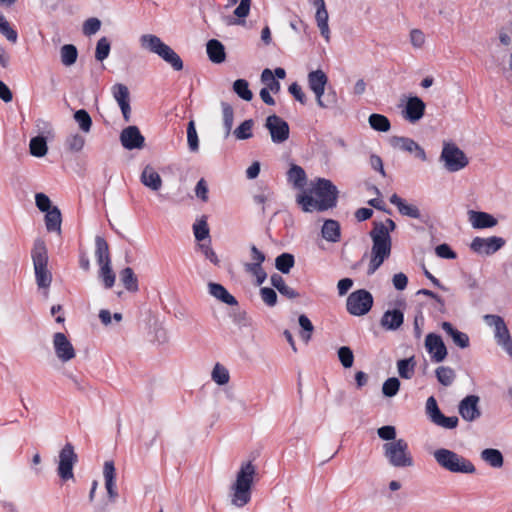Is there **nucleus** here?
Returning <instances> with one entry per match:
<instances>
[{
  "label": "nucleus",
  "instance_id": "f257e3e1",
  "mask_svg": "<svg viewBox=\"0 0 512 512\" xmlns=\"http://www.w3.org/2000/svg\"><path fill=\"white\" fill-rule=\"evenodd\" d=\"M396 224L392 219L384 222H374L369 235L372 240L370 259L367 269L368 275H373L391 255L392 239L390 233L394 231Z\"/></svg>",
  "mask_w": 512,
  "mask_h": 512
},
{
  "label": "nucleus",
  "instance_id": "f03ea898",
  "mask_svg": "<svg viewBox=\"0 0 512 512\" xmlns=\"http://www.w3.org/2000/svg\"><path fill=\"white\" fill-rule=\"evenodd\" d=\"M311 185V193L315 195V199L307 194L297 196V203L304 212L324 211L336 205L338 191L330 180L318 178Z\"/></svg>",
  "mask_w": 512,
  "mask_h": 512
},
{
  "label": "nucleus",
  "instance_id": "7ed1b4c3",
  "mask_svg": "<svg viewBox=\"0 0 512 512\" xmlns=\"http://www.w3.org/2000/svg\"><path fill=\"white\" fill-rule=\"evenodd\" d=\"M257 476V468L252 461H244L236 472L235 481L231 485V503L243 507L251 500L252 487Z\"/></svg>",
  "mask_w": 512,
  "mask_h": 512
},
{
  "label": "nucleus",
  "instance_id": "20e7f679",
  "mask_svg": "<svg viewBox=\"0 0 512 512\" xmlns=\"http://www.w3.org/2000/svg\"><path fill=\"white\" fill-rule=\"evenodd\" d=\"M139 43L142 49L156 54L174 70L180 71L183 69V61L180 56L169 45L165 44L160 37L154 34H143L139 38Z\"/></svg>",
  "mask_w": 512,
  "mask_h": 512
},
{
  "label": "nucleus",
  "instance_id": "39448f33",
  "mask_svg": "<svg viewBox=\"0 0 512 512\" xmlns=\"http://www.w3.org/2000/svg\"><path fill=\"white\" fill-rule=\"evenodd\" d=\"M436 463L444 470L457 474H474V464L462 455L447 448H439L433 452Z\"/></svg>",
  "mask_w": 512,
  "mask_h": 512
},
{
  "label": "nucleus",
  "instance_id": "423d86ee",
  "mask_svg": "<svg viewBox=\"0 0 512 512\" xmlns=\"http://www.w3.org/2000/svg\"><path fill=\"white\" fill-rule=\"evenodd\" d=\"M36 284L38 288L47 290L52 283V273L48 269V251L44 240L34 241L31 251Z\"/></svg>",
  "mask_w": 512,
  "mask_h": 512
},
{
  "label": "nucleus",
  "instance_id": "0eeeda50",
  "mask_svg": "<svg viewBox=\"0 0 512 512\" xmlns=\"http://www.w3.org/2000/svg\"><path fill=\"white\" fill-rule=\"evenodd\" d=\"M383 455L394 468H409L414 465L413 456L405 439L386 442L383 445Z\"/></svg>",
  "mask_w": 512,
  "mask_h": 512
},
{
  "label": "nucleus",
  "instance_id": "6e6552de",
  "mask_svg": "<svg viewBox=\"0 0 512 512\" xmlns=\"http://www.w3.org/2000/svg\"><path fill=\"white\" fill-rule=\"evenodd\" d=\"M308 86L314 93L317 105L322 109L330 108L337 103V95L331 90L325 96V87L328 83V77L324 71L318 69L311 71L307 77Z\"/></svg>",
  "mask_w": 512,
  "mask_h": 512
},
{
  "label": "nucleus",
  "instance_id": "1a4fd4ad",
  "mask_svg": "<svg viewBox=\"0 0 512 512\" xmlns=\"http://www.w3.org/2000/svg\"><path fill=\"white\" fill-rule=\"evenodd\" d=\"M440 161L449 172H458L469 164L466 154L454 143L445 142L440 154Z\"/></svg>",
  "mask_w": 512,
  "mask_h": 512
},
{
  "label": "nucleus",
  "instance_id": "9d476101",
  "mask_svg": "<svg viewBox=\"0 0 512 512\" xmlns=\"http://www.w3.org/2000/svg\"><path fill=\"white\" fill-rule=\"evenodd\" d=\"M373 305V297L370 292L364 289L352 292L346 302L347 311L354 316L367 314Z\"/></svg>",
  "mask_w": 512,
  "mask_h": 512
},
{
  "label": "nucleus",
  "instance_id": "9b49d317",
  "mask_svg": "<svg viewBox=\"0 0 512 512\" xmlns=\"http://www.w3.org/2000/svg\"><path fill=\"white\" fill-rule=\"evenodd\" d=\"M484 320L487 325L494 327V335L498 345L512 355V339L508 328L502 317L498 315H485Z\"/></svg>",
  "mask_w": 512,
  "mask_h": 512
},
{
  "label": "nucleus",
  "instance_id": "f8f14e48",
  "mask_svg": "<svg viewBox=\"0 0 512 512\" xmlns=\"http://www.w3.org/2000/svg\"><path fill=\"white\" fill-rule=\"evenodd\" d=\"M77 462V454L74 451V447L71 443L65 444L59 453V462L57 472L59 477L64 480L73 479V467Z\"/></svg>",
  "mask_w": 512,
  "mask_h": 512
},
{
  "label": "nucleus",
  "instance_id": "ddd939ff",
  "mask_svg": "<svg viewBox=\"0 0 512 512\" xmlns=\"http://www.w3.org/2000/svg\"><path fill=\"white\" fill-rule=\"evenodd\" d=\"M52 346L55 356L61 363L70 362L76 357V350L73 344L62 332H57L53 335Z\"/></svg>",
  "mask_w": 512,
  "mask_h": 512
},
{
  "label": "nucleus",
  "instance_id": "4468645a",
  "mask_svg": "<svg viewBox=\"0 0 512 512\" xmlns=\"http://www.w3.org/2000/svg\"><path fill=\"white\" fill-rule=\"evenodd\" d=\"M504 245L505 240L502 237H475L470 244V248L477 254L488 256L500 250Z\"/></svg>",
  "mask_w": 512,
  "mask_h": 512
},
{
  "label": "nucleus",
  "instance_id": "2eb2a0df",
  "mask_svg": "<svg viewBox=\"0 0 512 512\" xmlns=\"http://www.w3.org/2000/svg\"><path fill=\"white\" fill-rule=\"evenodd\" d=\"M265 127L268 129L273 143L280 144L289 138L288 123L277 115L268 116Z\"/></svg>",
  "mask_w": 512,
  "mask_h": 512
},
{
  "label": "nucleus",
  "instance_id": "dca6fc26",
  "mask_svg": "<svg viewBox=\"0 0 512 512\" xmlns=\"http://www.w3.org/2000/svg\"><path fill=\"white\" fill-rule=\"evenodd\" d=\"M392 148L414 154L421 161L427 160L425 150L413 139L403 136H392L389 139Z\"/></svg>",
  "mask_w": 512,
  "mask_h": 512
},
{
  "label": "nucleus",
  "instance_id": "f3484780",
  "mask_svg": "<svg viewBox=\"0 0 512 512\" xmlns=\"http://www.w3.org/2000/svg\"><path fill=\"white\" fill-rule=\"evenodd\" d=\"M480 398L477 395H468L463 398L458 406V411L463 420L473 422L480 418Z\"/></svg>",
  "mask_w": 512,
  "mask_h": 512
},
{
  "label": "nucleus",
  "instance_id": "a211bd4d",
  "mask_svg": "<svg viewBox=\"0 0 512 512\" xmlns=\"http://www.w3.org/2000/svg\"><path fill=\"white\" fill-rule=\"evenodd\" d=\"M425 348L431 360L435 363L442 362L447 356V348L442 338L434 333H429L425 338Z\"/></svg>",
  "mask_w": 512,
  "mask_h": 512
},
{
  "label": "nucleus",
  "instance_id": "6ab92c4d",
  "mask_svg": "<svg viewBox=\"0 0 512 512\" xmlns=\"http://www.w3.org/2000/svg\"><path fill=\"white\" fill-rule=\"evenodd\" d=\"M122 146L127 150L141 149L144 146L145 138L137 126H128L120 134Z\"/></svg>",
  "mask_w": 512,
  "mask_h": 512
},
{
  "label": "nucleus",
  "instance_id": "aec40b11",
  "mask_svg": "<svg viewBox=\"0 0 512 512\" xmlns=\"http://www.w3.org/2000/svg\"><path fill=\"white\" fill-rule=\"evenodd\" d=\"M425 107V103L419 97H409L403 110V117L409 122L415 123L423 117Z\"/></svg>",
  "mask_w": 512,
  "mask_h": 512
},
{
  "label": "nucleus",
  "instance_id": "412c9836",
  "mask_svg": "<svg viewBox=\"0 0 512 512\" xmlns=\"http://www.w3.org/2000/svg\"><path fill=\"white\" fill-rule=\"evenodd\" d=\"M113 96L118 103L126 122L130 121V96L128 88L123 84H116L112 88Z\"/></svg>",
  "mask_w": 512,
  "mask_h": 512
},
{
  "label": "nucleus",
  "instance_id": "4be33fe9",
  "mask_svg": "<svg viewBox=\"0 0 512 512\" xmlns=\"http://www.w3.org/2000/svg\"><path fill=\"white\" fill-rule=\"evenodd\" d=\"M468 218L470 224L475 229L492 228L498 223L497 219L487 212L470 210Z\"/></svg>",
  "mask_w": 512,
  "mask_h": 512
},
{
  "label": "nucleus",
  "instance_id": "5701e85b",
  "mask_svg": "<svg viewBox=\"0 0 512 512\" xmlns=\"http://www.w3.org/2000/svg\"><path fill=\"white\" fill-rule=\"evenodd\" d=\"M103 477L108 497L111 501H114L117 498L118 493L116 489V469L112 461H106L104 463Z\"/></svg>",
  "mask_w": 512,
  "mask_h": 512
},
{
  "label": "nucleus",
  "instance_id": "b1692460",
  "mask_svg": "<svg viewBox=\"0 0 512 512\" xmlns=\"http://www.w3.org/2000/svg\"><path fill=\"white\" fill-rule=\"evenodd\" d=\"M207 288L209 294L220 302L230 306L238 304L236 298L231 295L223 285L215 282H209Z\"/></svg>",
  "mask_w": 512,
  "mask_h": 512
},
{
  "label": "nucleus",
  "instance_id": "393cba45",
  "mask_svg": "<svg viewBox=\"0 0 512 512\" xmlns=\"http://www.w3.org/2000/svg\"><path fill=\"white\" fill-rule=\"evenodd\" d=\"M141 183L151 189L152 191H158L162 187V179L159 173L150 165L144 167L141 176Z\"/></svg>",
  "mask_w": 512,
  "mask_h": 512
},
{
  "label": "nucleus",
  "instance_id": "a878e982",
  "mask_svg": "<svg viewBox=\"0 0 512 512\" xmlns=\"http://www.w3.org/2000/svg\"><path fill=\"white\" fill-rule=\"evenodd\" d=\"M404 321V314L398 309L387 310L381 318V326L386 330H397Z\"/></svg>",
  "mask_w": 512,
  "mask_h": 512
},
{
  "label": "nucleus",
  "instance_id": "bb28decb",
  "mask_svg": "<svg viewBox=\"0 0 512 512\" xmlns=\"http://www.w3.org/2000/svg\"><path fill=\"white\" fill-rule=\"evenodd\" d=\"M390 202L395 205L400 214L408 216L410 218L419 219L421 213L416 205L407 203L404 199L399 197L397 194H393L390 197Z\"/></svg>",
  "mask_w": 512,
  "mask_h": 512
},
{
  "label": "nucleus",
  "instance_id": "cd10ccee",
  "mask_svg": "<svg viewBox=\"0 0 512 512\" xmlns=\"http://www.w3.org/2000/svg\"><path fill=\"white\" fill-rule=\"evenodd\" d=\"M441 327L446 332V334L452 338L456 346L461 349H465L469 346V336L466 333L454 328L450 322H443Z\"/></svg>",
  "mask_w": 512,
  "mask_h": 512
},
{
  "label": "nucleus",
  "instance_id": "c85d7f7f",
  "mask_svg": "<svg viewBox=\"0 0 512 512\" xmlns=\"http://www.w3.org/2000/svg\"><path fill=\"white\" fill-rule=\"evenodd\" d=\"M252 0H240L239 5L234 10V15L237 18L227 16L224 17L225 24L237 25L244 23V19L249 15Z\"/></svg>",
  "mask_w": 512,
  "mask_h": 512
},
{
  "label": "nucleus",
  "instance_id": "c756f323",
  "mask_svg": "<svg viewBox=\"0 0 512 512\" xmlns=\"http://www.w3.org/2000/svg\"><path fill=\"white\" fill-rule=\"evenodd\" d=\"M206 51L213 63L219 64L225 61V48L220 41L216 39L209 40L206 45Z\"/></svg>",
  "mask_w": 512,
  "mask_h": 512
},
{
  "label": "nucleus",
  "instance_id": "7c9ffc66",
  "mask_svg": "<svg viewBox=\"0 0 512 512\" xmlns=\"http://www.w3.org/2000/svg\"><path fill=\"white\" fill-rule=\"evenodd\" d=\"M95 257L98 265L111 263L108 244L101 236L95 239Z\"/></svg>",
  "mask_w": 512,
  "mask_h": 512
},
{
  "label": "nucleus",
  "instance_id": "2f4dec72",
  "mask_svg": "<svg viewBox=\"0 0 512 512\" xmlns=\"http://www.w3.org/2000/svg\"><path fill=\"white\" fill-rule=\"evenodd\" d=\"M61 223H62L61 212L56 206H54L52 208V210L46 212L45 225H46V229L49 232L60 233L61 232Z\"/></svg>",
  "mask_w": 512,
  "mask_h": 512
},
{
  "label": "nucleus",
  "instance_id": "473e14b6",
  "mask_svg": "<svg viewBox=\"0 0 512 512\" xmlns=\"http://www.w3.org/2000/svg\"><path fill=\"white\" fill-rule=\"evenodd\" d=\"M270 282H271V285L275 289H277L279 291V293L282 294L283 296H285L289 299H294L298 296V293L293 288H291L290 286H288L286 284L284 278L281 275L273 274L270 277Z\"/></svg>",
  "mask_w": 512,
  "mask_h": 512
},
{
  "label": "nucleus",
  "instance_id": "72a5a7b5",
  "mask_svg": "<svg viewBox=\"0 0 512 512\" xmlns=\"http://www.w3.org/2000/svg\"><path fill=\"white\" fill-rule=\"evenodd\" d=\"M321 232L323 238L329 242H338L340 240V225L335 220H326Z\"/></svg>",
  "mask_w": 512,
  "mask_h": 512
},
{
  "label": "nucleus",
  "instance_id": "f704fd0d",
  "mask_svg": "<svg viewBox=\"0 0 512 512\" xmlns=\"http://www.w3.org/2000/svg\"><path fill=\"white\" fill-rule=\"evenodd\" d=\"M481 459L493 468H501L504 463L503 455L498 449L487 448L481 454Z\"/></svg>",
  "mask_w": 512,
  "mask_h": 512
},
{
  "label": "nucleus",
  "instance_id": "c9c22d12",
  "mask_svg": "<svg viewBox=\"0 0 512 512\" xmlns=\"http://www.w3.org/2000/svg\"><path fill=\"white\" fill-rule=\"evenodd\" d=\"M315 20L322 37L325 39L326 42H329L331 34L328 24L329 15L327 9H320V11H316Z\"/></svg>",
  "mask_w": 512,
  "mask_h": 512
},
{
  "label": "nucleus",
  "instance_id": "e433bc0d",
  "mask_svg": "<svg viewBox=\"0 0 512 512\" xmlns=\"http://www.w3.org/2000/svg\"><path fill=\"white\" fill-rule=\"evenodd\" d=\"M222 108V120L223 127L225 130L224 137L227 138L231 134L233 123H234V110L233 107L226 102L221 103Z\"/></svg>",
  "mask_w": 512,
  "mask_h": 512
},
{
  "label": "nucleus",
  "instance_id": "4c0bfd02",
  "mask_svg": "<svg viewBox=\"0 0 512 512\" xmlns=\"http://www.w3.org/2000/svg\"><path fill=\"white\" fill-rule=\"evenodd\" d=\"M287 177L288 181L296 188H303L306 183V173L304 169L295 164L290 167Z\"/></svg>",
  "mask_w": 512,
  "mask_h": 512
},
{
  "label": "nucleus",
  "instance_id": "58836bf2",
  "mask_svg": "<svg viewBox=\"0 0 512 512\" xmlns=\"http://www.w3.org/2000/svg\"><path fill=\"white\" fill-rule=\"evenodd\" d=\"M120 279L124 285V287L130 292H137L138 280L136 275L134 274L132 268L126 267L120 272Z\"/></svg>",
  "mask_w": 512,
  "mask_h": 512
},
{
  "label": "nucleus",
  "instance_id": "ea45409f",
  "mask_svg": "<svg viewBox=\"0 0 512 512\" xmlns=\"http://www.w3.org/2000/svg\"><path fill=\"white\" fill-rule=\"evenodd\" d=\"M369 125L372 129L379 132H387L391 128L389 119L382 114H371L368 118Z\"/></svg>",
  "mask_w": 512,
  "mask_h": 512
},
{
  "label": "nucleus",
  "instance_id": "a19ab883",
  "mask_svg": "<svg viewBox=\"0 0 512 512\" xmlns=\"http://www.w3.org/2000/svg\"><path fill=\"white\" fill-rule=\"evenodd\" d=\"M29 149L31 155L35 157L45 156L48 151L46 139L42 136L32 138L30 140Z\"/></svg>",
  "mask_w": 512,
  "mask_h": 512
},
{
  "label": "nucleus",
  "instance_id": "79ce46f5",
  "mask_svg": "<svg viewBox=\"0 0 512 512\" xmlns=\"http://www.w3.org/2000/svg\"><path fill=\"white\" fill-rule=\"evenodd\" d=\"M416 362L414 357L401 359L397 362L398 373L404 379H411L414 375Z\"/></svg>",
  "mask_w": 512,
  "mask_h": 512
},
{
  "label": "nucleus",
  "instance_id": "37998d69",
  "mask_svg": "<svg viewBox=\"0 0 512 512\" xmlns=\"http://www.w3.org/2000/svg\"><path fill=\"white\" fill-rule=\"evenodd\" d=\"M261 81L265 85V87H263L264 89H268L274 94L280 91L281 85L279 81L275 79V76L270 69L266 68L262 71Z\"/></svg>",
  "mask_w": 512,
  "mask_h": 512
},
{
  "label": "nucleus",
  "instance_id": "c03bdc74",
  "mask_svg": "<svg viewBox=\"0 0 512 512\" xmlns=\"http://www.w3.org/2000/svg\"><path fill=\"white\" fill-rule=\"evenodd\" d=\"M294 256L290 253H282L275 259V267L278 271L288 274L294 266Z\"/></svg>",
  "mask_w": 512,
  "mask_h": 512
},
{
  "label": "nucleus",
  "instance_id": "a18cd8bd",
  "mask_svg": "<svg viewBox=\"0 0 512 512\" xmlns=\"http://www.w3.org/2000/svg\"><path fill=\"white\" fill-rule=\"evenodd\" d=\"M437 380L443 385V386H450L455 378L456 374L455 371L448 366H440L435 371Z\"/></svg>",
  "mask_w": 512,
  "mask_h": 512
},
{
  "label": "nucleus",
  "instance_id": "49530a36",
  "mask_svg": "<svg viewBox=\"0 0 512 512\" xmlns=\"http://www.w3.org/2000/svg\"><path fill=\"white\" fill-rule=\"evenodd\" d=\"M60 56L63 65L71 66L76 62L78 52L74 45L66 44L61 47Z\"/></svg>",
  "mask_w": 512,
  "mask_h": 512
},
{
  "label": "nucleus",
  "instance_id": "de8ad7c7",
  "mask_svg": "<svg viewBox=\"0 0 512 512\" xmlns=\"http://www.w3.org/2000/svg\"><path fill=\"white\" fill-rule=\"evenodd\" d=\"M233 91L243 100L251 101L253 98V93L249 89V83L245 79H237L233 83Z\"/></svg>",
  "mask_w": 512,
  "mask_h": 512
},
{
  "label": "nucleus",
  "instance_id": "09e8293b",
  "mask_svg": "<svg viewBox=\"0 0 512 512\" xmlns=\"http://www.w3.org/2000/svg\"><path fill=\"white\" fill-rule=\"evenodd\" d=\"M253 126L254 121L252 119L245 120L233 131V134L238 140L250 139L253 136Z\"/></svg>",
  "mask_w": 512,
  "mask_h": 512
},
{
  "label": "nucleus",
  "instance_id": "8fccbe9b",
  "mask_svg": "<svg viewBox=\"0 0 512 512\" xmlns=\"http://www.w3.org/2000/svg\"><path fill=\"white\" fill-rule=\"evenodd\" d=\"M211 377L218 385H226L230 380L229 371L220 363H216L213 367Z\"/></svg>",
  "mask_w": 512,
  "mask_h": 512
},
{
  "label": "nucleus",
  "instance_id": "3c124183",
  "mask_svg": "<svg viewBox=\"0 0 512 512\" xmlns=\"http://www.w3.org/2000/svg\"><path fill=\"white\" fill-rule=\"evenodd\" d=\"M74 119L77 122L81 131H83L84 133L90 132L92 127V119L86 110H77L74 113Z\"/></svg>",
  "mask_w": 512,
  "mask_h": 512
},
{
  "label": "nucleus",
  "instance_id": "603ef678",
  "mask_svg": "<svg viewBox=\"0 0 512 512\" xmlns=\"http://www.w3.org/2000/svg\"><path fill=\"white\" fill-rule=\"evenodd\" d=\"M298 322H299L300 327L302 328L300 337L304 342L308 343L312 337V333L314 331V326H313L312 322L310 321V319L304 314L299 316Z\"/></svg>",
  "mask_w": 512,
  "mask_h": 512
},
{
  "label": "nucleus",
  "instance_id": "864d4df0",
  "mask_svg": "<svg viewBox=\"0 0 512 512\" xmlns=\"http://www.w3.org/2000/svg\"><path fill=\"white\" fill-rule=\"evenodd\" d=\"M99 266V277L103 281L105 288H112L115 283L116 277L114 272L112 271L111 263Z\"/></svg>",
  "mask_w": 512,
  "mask_h": 512
},
{
  "label": "nucleus",
  "instance_id": "5fc2aeb1",
  "mask_svg": "<svg viewBox=\"0 0 512 512\" xmlns=\"http://www.w3.org/2000/svg\"><path fill=\"white\" fill-rule=\"evenodd\" d=\"M187 143L191 152H197L199 150V138L193 120H191L187 126Z\"/></svg>",
  "mask_w": 512,
  "mask_h": 512
},
{
  "label": "nucleus",
  "instance_id": "6e6d98bb",
  "mask_svg": "<svg viewBox=\"0 0 512 512\" xmlns=\"http://www.w3.org/2000/svg\"><path fill=\"white\" fill-rule=\"evenodd\" d=\"M0 33L6 37V39L12 43H16L18 39L17 32L10 26L9 22L0 13Z\"/></svg>",
  "mask_w": 512,
  "mask_h": 512
},
{
  "label": "nucleus",
  "instance_id": "4d7b16f0",
  "mask_svg": "<svg viewBox=\"0 0 512 512\" xmlns=\"http://www.w3.org/2000/svg\"><path fill=\"white\" fill-rule=\"evenodd\" d=\"M65 144L70 151L80 152L85 145V138L82 135L75 133L67 137Z\"/></svg>",
  "mask_w": 512,
  "mask_h": 512
},
{
  "label": "nucleus",
  "instance_id": "13d9d810",
  "mask_svg": "<svg viewBox=\"0 0 512 512\" xmlns=\"http://www.w3.org/2000/svg\"><path fill=\"white\" fill-rule=\"evenodd\" d=\"M110 53V42L106 37H102L98 40L95 51V58L98 61L105 60Z\"/></svg>",
  "mask_w": 512,
  "mask_h": 512
},
{
  "label": "nucleus",
  "instance_id": "bf43d9fd",
  "mask_svg": "<svg viewBox=\"0 0 512 512\" xmlns=\"http://www.w3.org/2000/svg\"><path fill=\"white\" fill-rule=\"evenodd\" d=\"M193 233L198 241L209 237V227L205 219H200L193 225Z\"/></svg>",
  "mask_w": 512,
  "mask_h": 512
},
{
  "label": "nucleus",
  "instance_id": "052dcab7",
  "mask_svg": "<svg viewBox=\"0 0 512 512\" xmlns=\"http://www.w3.org/2000/svg\"><path fill=\"white\" fill-rule=\"evenodd\" d=\"M245 271L252 274L256 278V283L261 285L267 278V274L262 268V265L258 264H245Z\"/></svg>",
  "mask_w": 512,
  "mask_h": 512
},
{
  "label": "nucleus",
  "instance_id": "680f3d73",
  "mask_svg": "<svg viewBox=\"0 0 512 512\" xmlns=\"http://www.w3.org/2000/svg\"><path fill=\"white\" fill-rule=\"evenodd\" d=\"M400 388V381L395 378L391 377L388 378L382 386V392L386 397H393L395 396Z\"/></svg>",
  "mask_w": 512,
  "mask_h": 512
},
{
  "label": "nucleus",
  "instance_id": "e2e57ef3",
  "mask_svg": "<svg viewBox=\"0 0 512 512\" xmlns=\"http://www.w3.org/2000/svg\"><path fill=\"white\" fill-rule=\"evenodd\" d=\"M432 422L445 429H454L458 425V418L456 416L447 417L441 412Z\"/></svg>",
  "mask_w": 512,
  "mask_h": 512
},
{
  "label": "nucleus",
  "instance_id": "0e129e2a",
  "mask_svg": "<svg viewBox=\"0 0 512 512\" xmlns=\"http://www.w3.org/2000/svg\"><path fill=\"white\" fill-rule=\"evenodd\" d=\"M338 358L344 368H350L354 363L353 352L347 346H342L338 349Z\"/></svg>",
  "mask_w": 512,
  "mask_h": 512
},
{
  "label": "nucleus",
  "instance_id": "69168bd1",
  "mask_svg": "<svg viewBox=\"0 0 512 512\" xmlns=\"http://www.w3.org/2000/svg\"><path fill=\"white\" fill-rule=\"evenodd\" d=\"M260 296L262 301L269 307H273L277 303V294L273 288L262 287L260 289Z\"/></svg>",
  "mask_w": 512,
  "mask_h": 512
},
{
  "label": "nucleus",
  "instance_id": "338daca9",
  "mask_svg": "<svg viewBox=\"0 0 512 512\" xmlns=\"http://www.w3.org/2000/svg\"><path fill=\"white\" fill-rule=\"evenodd\" d=\"M100 27L101 21L98 18H89L83 23V34L86 36H91L97 33L100 30Z\"/></svg>",
  "mask_w": 512,
  "mask_h": 512
},
{
  "label": "nucleus",
  "instance_id": "774afa93",
  "mask_svg": "<svg viewBox=\"0 0 512 512\" xmlns=\"http://www.w3.org/2000/svg\"><path fill=\"white\" fill-rule=\"evenodd\" d=\"M377 434L382 440L392 442L396 439V428L392 425H386L378 428Z\"/></svg>",
  "mask_w": 512,
  "mask_h": 512
}]
</instances>
